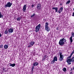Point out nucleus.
<instances>
[{"mask_svg": "<svg viewBox=\"0 0 74 74\" xmlns=\"http://www.w3.org/2000/svg\"><path fill=\"white\" fill-rule=\"evenodd\" d=\"M33 74V73H32L31 74Z\"/></svg>", "mask_w": 74, "mask_h": 74, "instance_id": "37998d69", "label": "nucleus"}, {"mask_svg": "<svg viewBox=\"0 0 74 74\" xmlns=\"http://www.w3.org/2000/svg\"><path fill=\"white\" fill-rule=\"evenodd\" d=\"M41 5L40 3L38 4L37 5V9L38 10H41Z\"/></svg>", "mask_w": 74, "mask_h": 74, "instance_id": "6e6552de", "label": "nucleus"}, {"mask_svg": "<svg viewBox=\"0 0 74 74\" xmlns=\"http://www.w3.org/2000/svg\"><path fill=\"white\" fill-rule=\"evenodd\" d=\"M70 3V1L69 0L67 1V2L66 3V4H69Z\"/></svg>", "mask_w": 74, "mask_h": 74, "instance_id": "cd10ccee", "label": "nucleus"}, {"mask_svg": "<svg viewBox=\"0 0 74 74\" xmlns=\"http://www.w3.org/2000/svg\"><path fill=\"white\" fill-rule=\"evenodd\" d=\"M34 69H32L31 72L32 73H34Z\"/></svg>", "mask_w": 74, "mask_h": 74, "instance_id": "7c9ffc66", "label": "nucleus"}, {"mask_svg": "<svg viewBox=\"0 0 74 74\" xmlns=\"http://www.w3.org/2000/svg\"><path fill=\"white\" fill-rule=\"evenodd\" d=\"M4 47L5 49H7L8 47V45H5L4 46Z\"/></svg>", "mask_w": 74, "mask_h": 74, "instance_id": "a211bd4d", "label": "nucleus"}, {"mask_svg": "<svg viewBox=\"0 0 74 74\" xmlns=\"http://www.w3.org/2000/svg\"><path fill=\"white\" fill-rule=\"evenodd\" d=\"M35 42L34 41H31V42L29 43L28 44V48H30V47H32L33 46V45L34 44Z\"/></svg>", "mask_w": 74, "mask_h": 74, "instance_id": "39448f33", "label": "nucleus"}, {"mask_svg": "<svg viewBox=\"0 0 74 74\" xmlns=\"http://www.w3.org/2000/svg\"><path fill=\"white\" fill-rule=\"evenodd\" d=\"M71 74H72V72H71Z\"/></svg>", "mask_w": 74, "mask_h": 74, "instance_id": "79ce46f5", "label": "nucleus"}, {"mask_svg": "<svg viewBox=\"0 0 74 74\" xmlns=\"http://www.w3.org/2000/svg\"><path fill=\"white\" fill-rule=\"evenodd\" d=\"M46 58H47V56H44L43 57V60H45V59H46Z\"/></svg>", "mask_w": 74, "mask_h": 74, "instance_id": "4be33fe9", "label": "nucleus"}, {"mask_svg": "<svg viewBox=\"0 0 74 74\" xmlns=\"http://www.w3.org/2000/svg\"><path fill=\"white\" fill-rule=\"evenodd\" d=\"M73 53H74V50H73V51L72 52Z\"/></svg>", "mask_w": 74, "mask_h": 74, "instance_id": "ea45409f", "label": "nucleus"}, {"mask_svg": "<svg viewBox=\"0 0 74 74\" xmlns=\"http://www.w3.org/2000/svg\"><path fill=\"white\" fill-rule=\"evenodd\" d=\"M33 65L34 66H38V63L36 62H34V63L33 64Z\"/></svg>", "mask_w": 74, "mask_h": 74, "instance_id": "f8f14e48", "label": "nucleus"}, {"mask_svg": "<svg viewBox=\"0 0 74 74\" xmlns=\"http://www.w3.org/2000/svg\"><path fill=\"white\" fill-rule=\"evenodd\" d=\"M12 5V3H11L9 2L7 3L5 5L4 7L5 8H7V7H11V5Z\"/></svg>", "mask_w": 74, "mask_h": 74, "instance_id": "20e7f679", "label": "nucleus"}, {"mask_svg": "<svg viewBox=\"0 0 74 74\" xmlns=\"http://www.w3.org/2000/svg\"><path fill=\"white\" fill-rule=\"evenodd\" d=\"M64 58V55H62L61 54H60V58L59 60L60 61H62L63 60V58Z\"/></svg>", "mask_w": 74, "mask_h": 74, "instance_id": "423d86ee", "label": "nucleus"}, {"mask_svg": "<svg viewBox=\"0 0 74 74\" xmlns=\"http://www.w3.org/2000/svg\"><path fill=\"white\" fill-rule=\"evenodd\" d=\"M36 15V14L35 13L33 14L32 15H31V18H32L33 17V16H35Z\"/></svg>", "mask_w": 74, "mask_h": 74, "instance_id": "5701e85b", "label": "nucleus"}, {"mask_svg": "<svg viewBox=\"0 0 74 74\" xmlns=\"http://www.w3.org/2000/svg\"><path fill=\"white\" fill-rule=\"evenodd\" d=\"M53 60H54V61H57L58 60V59H57V57H55L54 58V59H53Z\"/></svg>", "mask_w": 74, "mask_h": 74, "instance_id": "f3484780", "label": "nucleus"}, {"mask_svg": "<svg viewBox=\"0 0 74 74\" xmlns=\"http://www.w3.org/2000/svg\"><path fill=\"white\" fill-rule=\"evenodd\" d=\"M3 15L1 14V12H0V18H3Z\"/></svg>", "mask_w": 74, "mask_h": 74, "instance_id": "4468645a", "label": "nucleus"}, {"mask_svg": "<svg viewBox=\"0 0 74 74\" xmlns=\"http://www.w3.org/2000/svg\"><path fill=\"white\" fill-rule=\"evenodd\" d=\"M51 32L49 34H50V35H51Z\"/></svg>", "mask_w": 74, "mask_h": 74, "instance_id": "58836bf2", "label": "nucleus"}, {"mask_svg": "<svg viewBox=\"0 0 74 74\" xmlns=\"http://www.w3.org/2000/svg\"><path fill=\"white\" fill-rule=\"evenodd\" d=\"M5 70V68H3V71H4V72H6V71Z\"/></svg>", "mask_w": 74, "mask_h": 74, "instance_id": "a878e982", "label": "nucleus"}, {"mask_svg": "<svg viewBox=\"0 0 74 74\" xmlns=\"http://www.w3.org/2000/svg\"><path fill=\"white\" fill-rule=\"evenodd\" d=\"M59 28V27H57V28H56V29L57 30H58V29Z\"/></svg>", "mask_w": 74, "mask_h": 74, "instance_id": "4c0bfd02", "label": "nucleus"}, {"mask_svg": "<svg viewBox=\"0 0 74 74\" xmlns=\"http://www.w3.org/2000/svg\"><path fill=\"white\" fill-rule=\"evenodd\" d=\"M72 38H73V36H71L70 38V41L71 43H72V42H73Z\"/></svg>", "mask_w": 74, "mask_h": 74, "instance_id": "2eb2a0df", "label": "nucleus"}, {"mask_svg": "<svg viewBox=\"0 0 74 74\" xmlns=\"http://www.w3.org/2000/svg\"><path fill=\"white\" fill-rule=\"evenodd\" d=\"M8 31H7V30H6L5 31V34H8Z\"/></svg>", "mask_w": 74, "mask_h": 74, "instance_id": "b1692460", "label": "nucleus"}, {"mask_svg": "<svg viewBox=\"0 0 74 74\" xmlns=\"http://www.w3.org/2000/svg\"><path fill=\"white\" fill-rule=\"evenodd\" d=\"M63 71H64V72H66V68H64L63 69Z\"/></svg>", "mask_w": 74, "mask_h": 74, "instance_id": "393cba45", "label": "nucleus"}, {"mask_svg": "<svg viewBox=\"0 0 74 74\" xmlns=\"http://www.w3.org/2000/svg\"><path fill=\"white\" fill-rule=\"evenodd\" d=\"M31 6L32 7H34V5H31Z\"/></svg>", "mask_w": 74, "mask_h": 74, "instance_id": "f704fd0d", "label": "nucleus"}, {"mask_svg": "<svg viewBox=\"0 0 74 74\" xmlns=\"http://www.w3.org/2000/svg\"><path fill=\"white\" fill-rule=\"evenodd\" d=\"M71 56H70L67 58V59H70L71 58Z\"/></svg>", "mask_w": 74, "mask_h": 74, "instance_id": "c756f323", "label": "nucleus"}, {"mask_svg": "<svg viewBox=\"0 0 74 74\" xmlns=\"http://www.w3.org/2000/svg\"><path fill=\"white\" fill-rule=\"evenodd\" d=\"M41 27V24H39L35 28V32L36 33L39 31V30L40 29Z\"/></svg>", "mask_w": 74, "mask_h": 74, "instance_id": "7ed1b4c3", "label": "nucleus"}, {"mask_svg": "<svg viewBox=\"0 0 74 74\" xmlns=\"http://www.w3.org/2000/svg\"><path fill=\"white\" fill-rule=\"evenodd\" d=\"M1 34L0 33V37H1Z\"/></svg>", "mask_w": 74, "mask_h": 74, "instance_id": "e433bc0d", "label": "nucleus"}, {"mask_svg": "<svg viewBox=\"0 0 74 74\" xmlns=\"http://www.w3.org/2000/svg\"><path fill=\"white\" fill-rule=\"evenodd\" d=\"M11 63H9L8 64V65H9V66H11Z\"/></svg>", "mask_w": 74, "mask_h": 74, "instance_id": "72a5a7b5", "label": "nucleus"}, {"mask_svg": "<svg viewBox=\"0 0 74 74\" xmlns=\"http://www.w3.org/2000/svg\"><path fill=\"white\" fill-rule=\"evenodd\" d=\"M66 62L68 63V64H71V62L74 63V56L73 57L72 59H69L66 60Z\"/></svg>", "mask_w": 74, "mask_h": 74, "instance_id": "f03ea898", "label": "nucleus"}, {"mask_svg": "<svg viewBox=\"0 0 74 74\" xmlns=\"http://www.w3.org/2000/svg\"><path fill=\"white\" fill-rule=\"evenodd\" d=\"M73 53H73V52H72V53H71L70 56L71 57L72 56V55H73Z\"/></svg>", "mask_w": 74, "mask_h": 74, "instance_id": "473e14b6", "label": "nucleus"}, {"mask_svg": "<svg viewBox=\"0 0 74 74\" xmlns=\"http://www.w3.org/2000/svg\"><path fill=\"white\" fill-rule=\"evenodd\" d=\"M45 29L46 30L47 32H49V30H50V28L49 27H45Z\"/></svg>", "mask_w": 74, "mask_h": 74, "instance_id": "9b49d317", "label": "nucleus"}, {"mask_svg": "<svg viewBox=\"0 0 74 74\" xmlns=\"http://www.w3.org/2000/svg\"><path fill=\"white\" fill-rule=\"evenodd\" d=\"M9 69H10V68H9Z\"/></svg>", "mask_w": 74, "mask_h": 74, "instance_id": "c03bdc74", "label": "nucleus"}, {"mask_svg": "<svg viewBox=\"0 0 74 74\" xmlns=\"http://www.w3.org/2000/svg\"><path fill=\"white\" fill-rule=\"evenodd\" d=\"M26 5H25L23 6V12H25V11H26Z\"/></svg>", "mask_w": 74, "mask_h": 74, "instance_id": "1a4fd4ad", "label": "nucleus"}, {"mask_svg": "<svg viewBox=\"0 0 74 74\" xmlns=\"http://www.w3.org/2000/svg\"><path fill=\"white\" fill-rule=\"evenodd\" d=\"M54 63H55V60H53L51 62H50V64H54Z\"/></svg>", "mask_w": 74, "mask_h": 74, "instance_id": "412c9836", "label": "nucleus"}, {"mask_svg": "<svg viewBox=\"0 0 74 74\" xmlns=\"http://www.w3.org/2000/svg\"><path fill=\"white\" fill-rule=\"evenodd\" d=\"M0 48H3V45H1Z\"/></svg>", "mask_w": 74, "mask_h": 74, "instance_id": "c85d7f7f", "label": "nucleus"}, {"mask_svg": "<svg viewBox=\"0 0 74 74\" xmlns=\"http://www.w3.org/2000/svg\"><path fill=\"white\" fill-rule=\"evenodd\" d=\"M72 36L71 37H74V32L73 33V32H72L71 34Z\"/></svg>", "mask_w": 74, "mask_h": 74, "instance_id": "bb28decb", "label": "nucleus"}, {"mask_svg": "<svg viewBox=\"0 0 74 74\" xmlns=\"http://www.w3.org/2000/svg\"><path fill=\"white\" fill-rule=\"evenodd\" d=\"M14 32V29L12 28H10L8 30V32L9 33H12Z\"/></svg>", "mask_w": 74, "mask_h": 74, "instance_id": "9d476101", "label": "nucleus"}, {"mask_svg": "<svg viewBox=\"0 0 74 74\" xmlns=\"http://www.w3.org/2000/svg\"><path fill=\"white\" fill-rule=\"evenodd\" d=\"M48 25L49 23H48L46 22V23L45 24V27H48Z\"/></svg>", "mask_w": 74, "mask_h": 74, "instance_id": "dca6fc26", "label": "nucleus"}, {"mask_svg": "<svg viewBox=\"0 0 74 74\" xmlns=\"http://www.w3.org/2000/svg\"><path fill=\"white\" fill-rule=\"evenodd\" d=\"M73 70H74V67L73 68Z\"/></svg>", "mask_w": 74, "mask_h": 74, "instance_id": "a19ab883", "label": "nucleus"}, {"mask_svg": "<svg viewBox=\"0 0 74 74\" xmlns=\"http://www.w3.org/2000/svg\"><path fill=\"white\" fill-rule=\"evenodd\" d=\"M63 8L62 7H61L60 8L59 10H58V12L59 14H60L61 12L63 11Z\"/></svg>", "mask_w": 74, "mask_h": 74, "instance_id": "0eeeda50", "label": "nucleus"}, {"mask_svg": "<svg viewBox=\"0 0 74 74\" xmlns=\"http://www.w3.org/2000/svg\"><path fill=\"white\" fill-rule=\"evenodd\" d=\"M71 70H72V69H71Z\"/></svg>", "mask_w": 74, "mask_h": 74, "instance_id": "a18cd8bd", "label": "nucleus"}, {"mask_svg": "<svg viewBox=\"0 0 74 74\" xmlns=\"http://www.w3.org/2000/svg\"><path fill=\"white\" fill-rule=\"evenodd\" d=\"M34 65H33V67H32V69L34 70Z\"/></svg>", "mask_w": 74, "mask_h": 74, "instance_id": "2f4dec72", "label": "nucleus"}, {"mask_svg": "<svg viewBox=\"0 0 74 74\" xmlns=\"http://www.w3.org/2000/svg\"><path fill=\"white\" fill-rule=\"evenodd\" d=\"M21 19V17H18L17 18V21H20V20Z\"/></svg>", "mask_w": 74, "mask_h": 74, "instance_id": "aec40b11", "label": "nucleus"}, {"mask_svg": "<svg viewBox=\"0 0 74 74\" xmlns=\"http://www.w3.org/2000/svg\"><path fill=\"white\" fill-rule=\"evenodd\" d=\"M66 41V40L64 38H63L62 39H61L59 42V45L60 46H63V45H64L65 42Z\"/></svg>", "mask_w": 74, "mask_h": 74, "instance_id": "f257e3e1", "label": "nucleus"}, {"mask_svg": "<svg viewBox=\"0 0 74 74\" xmlns=\"http://www.w3.org/2000/svg\"><path fill=\"white\" fill-rule=\"evenodd\" d=\"M52 9L53 10H56L55 12H58V8H57V7L56 8L53 7L52 8Z\"/></svg>", "mask_w": 74, "mask_h": 74, "instance_id": "ddd939ff", "label": "nucleus"}, {"mask_svg": "<svg viewBox=\"0 0 74 74\" xmlns=\"http://www.w3.org/2000/svg\"><path fill=\"white\" fill-rule=\"evenodd\" d=\"M15 66V64L14 63V64H11V66L13 67H14Z\"/></svg>", "mask_w": 74, "mask_h": 74, "instance_id": "6ab92c4d", "label": "nucleus"}, {"mask_svg": "<svg viewBox=\"0 0 74 74\" xmlns=\"http://www.w3.org/2000/svg\"><path fill=\"white\" fill-rule=\"evenodd\" d=\"M73 16H74V12L73 13Z\"/></svg>", "mask_w": 74, "mask_h": 74, "instance_id": "c9c22d12", "label": "nucleus"}]
</instances>
